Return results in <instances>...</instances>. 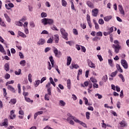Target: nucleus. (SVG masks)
I'll return each instance as SVG.
<instances>
[{
  "mask_svg": "<svg viewBox=\"0 0 129 129\" xmlns=\"http://www.w3.org/2000/svg\"><path fill=\"white\" fill-rule=\"evenodd\" d=\"M114 43L115 44H112V47L114 49V52L116 54H117L119 52V50L121 48V46L119 45V42L118 40H115L114 41Z\"/></svg>",
  "mask_w": 129,
  "mask_h": 129,
  "instance_id": "nucleus-1",
  "label": "nucleus"
},
{
  "mask_svg": "<svg viewBox=\"0 0 129 129\" xmlns=\"http://www.w3.org/2000/svg\"><path fill=\"white\" fill-rule=\"evenodd\" d=\"M41 23L46 26V25H52L54 23V20L51 19L44 18L41 20Z\"/></svg>",
  "mask_w": 129,
  "mask_h": 129,
  "instance_id": "nucleus-2",
  "label": "nucleus"
},
{
  "mask_svg": "<svg viewBox=\"0 0 129 129\" xmlns=\"http://www.w3.org/2000/svg\"><path fill=\"white\" fill-rule=\"evenodd\" d=\"M60 33L61 35L63 36V39L66 40V41H68V33L66 32L65 29L63 28H61L60 29Z\"/></svg>",
  "mask_w": 129,
  "mask_h": 129,
  "instance_id": "nucleus-3",
  "label": "nucleus"
},
{
  "mask_svg": "<svg viewBox=\"0 0 129 129\" xmlns=\"http://www.w3.org/2000/svg\"><path fill=\"white\" fill-rule=\"evenodd\" d=\"M68 116H69V117L67 118V120L68 121H69V120H70V119H73V120H74V121H75V122H76L77 120H78V119L76 118V117L72 116V115L70 113H68L67 114Z\"/></svg>",
  "mask_w": 129,
  "mask_h": 129,
  "instance_id": "nucleus-4",
  "label": "nucleus"
},
{
  "mask_svg": "<svg viewBox=\"0 0 129 129\" xmlns=\"http://www.w3.org/2000/svg\"><path fill=\"white\" fill-rule=\"evenodd\" d=\"M88 65L90 67V68H93V69H95L96 66H95V64L93 63L92 61H91L90 59H88L87 60Z\"/></svg>",
  "mask_w": 129,
  "mask_h": 129,
  "instance_id": "nucleus-5",
  "label": "nucleus"
},
{
  "mask_svg": "<svg viewBox=\"0 0 129 129\" xmlns=\"http://www.w3.org/2000/svg\"><path fill=\"white\" fill-rule=\"evenodd\" d=\"M121 64L122 66L124 68V69H127L128 68V66H127V62L126 60L124 59L121 60Z\"/></svg>",
  "mask_w": 129,
  "mask_h": 129,
  "instance_id": "nucleus-6",
  "label": "nucleus"
},
{
  "mask_svg": "<svg viewBox=\"0 0 129 129\" xmlns=\"http://www.w3.org/2000/svg\"><path fill=\"white\" fill-rule=\"evenodd\" d=\"M53 53H54L55 57H57L58 58L61 55V52H60V51L58 52V49H57V48H55L54 49Z\"/></svg>",
  "mask_w": 129,
  "mask_h": 129,
  "instance_id": "nucleus-7",
  "label": "nucleus"
},
{
  "mask_svg": "<svg viewBox=\"0 0 129 129\" xmlns=\"http://www.w3.org/2000/svg\"><path fill=\"white\" fill-rule=\"evenodd\" d=\"M119 123L120 127H125V126H127V123H126V122L124 120L121 121Z\"/></svg>",
  "mask_w": 129,
  "mask_h": 129,
  "instance_id": "nucleus-8",
  "label": "nucleus"
},
{
  "mask_svg": "<svg viewBox=\"0 0 129 129\" xmlns=\"http://www.w3.org/2000/svg\"><path fill=\"white\" fill-rule=\"evenodd\" d=\"M93 17H97V15H98V9H95L92 11Z\"/></svg>",
  "mask_w": 129,
  "mask_h": 129,
  "instance_id": "nucleus-9",
  "label": "nucleus"
},
{
  "mask_svg": "<svg viewBox=\"0 0 129 129\" xmlns=\"http://www.w3.org/2000/svg\"><path fill=\"white\" fill-rule=\"evenodd\" d=\"M119 11L122 16H124V10H123V8H122V6L118 5Z\"/></svg>",
  "mask_w": 129,
  "mask_h": 129,
  "instance_id": "nucleus-10",
  "label": "nucleus"
},
{
  "mask_svg": "<svg viewBox=\"0 0 129 129\" xmlns=\"http://www.w3.org/2000/svg\"><path fill=\"white\" fill-rule=\"evenodd\" d=\"M7 88H8V90H10L13 93H16V90H15V88L13 86H12L11 85H8L7 86Z\"/></svg>",
  "mask_w": 129,
  "mask_h": 129,
  "instance_id": "nucleus-11",
  "label": "nucleus"
},
{
  "mask_svg": "<svg viewBox=\"0 0 129 129\" xmlns=\"http://www.w3.org/2000/svg\"><path fill=\"white\" fill-rule=\"evenodd\" d=\"M45 40L44 39L40 38L37 42V45H44L45 44Z\"/></svg>",
  "mask_w": 129,
  "mask_h": 129,
  "instance_id": "nucleus-12",
  "label": "nucleus"
},
{
  "mask_svg": "<svg viewBox=\"0 0 129 129\" xmlns=\"http://www.w3.org/2000/svg\"><path fill=\"white\" fill-rule=\"evenodd\" d=\"M86 4L89 8H90V9H93L94 8V5H93V3H92L91 2L87 1Z\"/></svg>",
  "mask_w": 129,
  "mask_h": 129,
  "instance_id": "nucleus-13",
  "label": "nucleus"
},
{
  "mask_svg": "<svg viewBox=\"0 0 129 129\" xmlns=\"http://www.w3.org/2000/svg\"><path fill=\"white\" fill-rule=\"evenodd\" d=\"M8 119L5 118L4 120V122L1 124V126H8Z\"/></svg>",
  "mask_w": 129,
  "mask_h": 129,
  "instance_id": "nucleus-14",
  "label": "nucleus"
},
{
  "mask_svg": "<svg viewBox=\"0 0 129 129\" xmlns=\"http://www.w3.org/2000/svg\"><path fill=\"white\" fill-rule=\"evenodd\" d=\"M76 122H77L78 123L80 124L81 125H82V126H84V127H87L86 124L85 123L80 121L79 119L77 120Z\"/></svg>",
  "mask_w": 129,
  "mask_h": 129,
  "instance_id": "nucleus-15",
  "label": "nucleus"
},
{
  "mask_svg": "<svg viewBox=\"0 0 129 129\" xmlns=\"http://www.w3.org/2000/svg\"><path fill=\"white\" fill-rule=\"evenodd\" d=\"M5 70L8 72L10 71V64L9 63H5L4 66Z\"/></svg>",
  "mask_w": 129,
  "mask_h": 129,
  "instance_id": "nucleus-16",
  "label": "nucleus"
},
{
  "mask_svg": "<svg viewBox=\"0 0 129 129\" xmlns=\"http://www.w3.org/2000/svg\"><path fill=\"white\" fill-rule=\"evenodd\" d=\"M54 41H55V43H56V44H58V43H59V35H58V34H55L54 35Z\"/></svg>",
  "mask_w": 129,
  "mask_h": 129,
  "instance_id": "nucleus-17",
  "label": "nucleus"
},
{
  "mask_svg": "<svg viewBox=\"0 0 129 129\" xmlns=\"http://www.w3.org/2000/svg\"><path fill=\"white\" fill-rule=\"evenodd\" d=\"M67 87L68 89H71V80H70V79H68L67 81Z\"/></svg>",
  "mask_w": 129,
  "mask_h": 129,
  "instance_id": "nucleus-18",
  "label": "nucleus"
},
{
  "mask_svg": "<svg viewBox=\"0 0 129 129\" xmlns=\"http://www.w3.org/2000/svg\"><path fill=\"white\" fill-rule=\"evenodd\" d=\"M116 67L117 68V71H119L120 73H122L123 71H122V69H121V68H120V66L119 64H116Z\"/></svg>",
  "mask_w": 129,
  "mask_h": 129,
  "instance_id": "nucleus-19",
  "label": "nucleus"
},
{
  "mask_svg": "<svg viewBox=\"0 0 129 129\" xmlns=\"http://www.w3.org/2000/svg\"><path fill=\"white\" fill-rule=\"evenodd\" d=\"M18 35L22 38H27V35H26V34H25L24 33L20 31H18Z\"/></svg>",
  "mask_w": 129,
  "mask_h": 129,
  "instance_id": "nucleus-20",
  "label": "nucleus"
},
{
  "mask_svg": "<svg viewBox=\"0 0 129 129\" xmlns=\"http://www.w3.org/2000/svg\"><path fill=\"white\" fill-rule=\"evenodd\" d=\"M111 19H112V16H106L104 18L105 22H108V21L111 20Z\"/></svg>",
  "mask_w": 129,
  "mask_h": 129,
  "instance_id": "nucleus-21",
  "label": "nucleus"
},
{
  "mask_svg": "<svg viewBox=\"0 0 129 129\" xmlns=\"http://www.w3.org/2000/svg\"><path fill=\"white\" fill-rule=\"evenodd\" d=\"M4 17L6 19V21H7V22H8V23H11V18L9 16V15H8V14H4Z\"/></svg>",
  "mask_w": 129,
  "mask_h": 129,
  "instance_id": "nucleus-22",
  "label": "nucleus"
},
{
  "mask_svg": "<svg viewBox=\"0 0 129 129\" xmlns=\"http://www.w3.org/2000/svg\"><path fill=\"white\" fill-rule=\"evenodd\" d=\"M72 61V58H71V57L69 56L67 58V65L68 66H69L70 64H71V61Z\"/></svg>",
  "mask_w": 129,
  "mask_h": 129,
  "instance_id": "nucleus-23",
  "label": "nucleus"
},
{
  "mask_svg": "<svg viewBox=\"0 0 129 129\" xmlns=\"http://www.w3.org/2000/svg\"><path fill=\"white\" fill-rule=\"evenodd\" d=\"M40 114H43V111H38L34 114V119L37 118V116L40 115Z\"/></svg>",
  "mask_w": 129,
  "mask_h": 129,
  "instance_id": "nucleus-24",
  "label": "nucleus"
},
{
  "mask_svg": "<svg viewBox=\"0 0 129 129\" xmlns=\"http://www.w3.org/2000/svg\"><path fill=\"white\" fill-rule=\"evenodd\" d=\"M53 41H54V38L50 37L49 39H48V40H47V44H52Z\"/></svg>",
  "mask_w": 129,
  "mask_h": 129,
  "instance_id": "nucleus-25",
  "label": "nucleus"
},
{
  "mask_svg": "<svg viewBox=\"0 0 129 129\" xmlns=\"http://www.w3.org/2000/svg\"><path fill=\"white\" fill-rule=\"evenodd\" d=\"M49 81L50 82L51 84H52V85L55 87L56 86V84L54 82V81L53 80V78L52 77L49 78Z\"/></svg>",
  "mask_w": 129,
  "mask_h": 129,
  "instance_id": "nucleus-26",
  "label": "nucleus"
},
{
  "mask_svg": "<svg viewBox=\"0 0 129 129\" xmlns=\"http://www.w3.org/2000/svg\"><path fill=\"white\" fill-rule=\"evenodd\" d=\"M25 100L26 101H27V102H31L32 103V102H34V101L33 100H31L30 98H28L27 97H25Z\"/></svg>",
  "mask_w": 129,
  "mask_h": 129,
  "instance_id": "nucleus-27",
  "label": "nucleus"
},
{
  "mask_svg": "<svg viewBox=\"0 0 129 129\" xmlns=\"http://www.w3.org/2000/svg\"><path fill=\"white\" fill-rule=\"evenodd\" d=\"M49 60L51 62L52 67H54V59H53V56H50Z\"/></svg>",
  "mask_w": 129,
  "mask_h": 129,
  "instance_id": "nucleus-28",
  "label": "nucleus"
},
{
  "mask_svg": "<svg viewBox=\"0 0 129 129\" xmlns=\"http://www.w3.org/2000/svg\"><path fill=\"white\" fill-rule=\"evenodd\" d=\"M59 105H60V106H64V105H66V103L63 101V100H60Z\"/></svg>",
  "mask_w": 129,
  "mask_h": 129,
  "instance_id": "nucleus-29",
  "label": "nucleus"
},
{
  "mask_svg": "<svg viewBox=\"0 0 129 129\" xmlns=\"http://www.w3.org/2000/svg\"><path fill=\"white\" fill-rule=\"evenodd\" d=\"M108 79V78L107 77V75H105L103 76V77L102 78V80L104 81V82H106L107 81V80Z\"/></svg>",
  "mask_w": 129,
  "mask_h": 129,
  "instance_id": "nucleus-30",
  "label": "nucleus"
},
{
  "mask_svg": "<svg viewBox=\"0 0 129 129\" xmlns=\"http://www.w3.org/2000/svg\"><path fill=\"white\" fill-rule=\"evenodd\" d=\"M61 5L62 7H66L67 6V2L65 0H61Z\"/></svg>",
  "mask_w": 129,
  "mask_h": 129,
  "instance_id": "nucleus-31",
  "label": "nucleus"
},
{
  "mask_svg": "<svg viewBox=\"0 0 129 129\" xmlns=\"http://www.w3.org/2000/svg\"><path fill=\"white\" fill-rule=\"evenodd\" d=\"M108 64L110 65L111 67H113L114 65L113 63H112V59H108Z\"/></svg>",
  "mask_w": 129,
  "mask_h": 129,
  "instance_id": "nucleus-32",
  "label": "nucleus"
},
{
  "mask_svg": "<svg viewBox=\"0 0 129 129\" xmlns=\"http://www.w3.org/2000/svg\"><path fill=\"white\" fill-rule=\"evenodd\" d=\"M14 83H15V81L14 80L8 81L6 83V86H8L9 84H14Z\"/></svg>",
  "mask_w": 129,
  "mask_h": 129,
  "instance_id": "nucleus-33",
  "label": "nucleus"
},
{
  "mask_svg": "<svg viewBox=\"0 0 129 129\" xmlns=\"http://www.w3.org/2000/svg\"><path fill=\"white\" fill-rule=\"evenodd\" d=\"M100 39H101L100 37H98L97 36H96V37H94L92 39V41H97L100 40Z\"/></svg>",
  "mask_w": 129,
  "mask_h": 129,
  "instance_id": "nucleus-34",
  "label": "nucleus"
},
{
  "mask_svg": "<svg viewBox=\"0 0 129 129\" xmlns=\"http://www.w3.org/2000/svg\"><path fill=\"white\" fill-rule=\"evenodd\" d=\"M20 65H21V66H26V60H21L20 62Z\"/></svg>",
  "mask_w": 129,
  "mask_h": 129,
  "instance_id": "nucleus-35",
  "label": "nucleus"
},
{
  "mask_svg": "<svg viewBox=\"0 0 129 129\" xmlns=\"http://www.w3.org/2000/svg\"><path fill=\"white\" fill-rule=\"evenodd\" d=\"M86 117L87 119H89V118H90V113L89 112H86Z\"/></svg>",
  "mask_w": 129,
  "mask_h": 129,
  "instance_id": "nucleus-36",
  "label": "nucleus"
},
{
  "mask_svg": "<svg viewBox=\"0 0 129 129\" xmlns=\"http://www.w3.org/2000/svg\"><path fill=\"white\" fill-rule=\"evenodd\" d=\"M20 110L19 111V114H20V115H24L25 113L24 112V111L22 110V108H20Z\"/></svg>",
  "mask_w": 129,
  "mask_h": 129,
  "instance_id": "nucleus-37",
  "label": "nucleus"
},
{
  "mask_svg": "<svg viewBox=\"0 0 129 129\" xmlns=\"http://www.w3.org/2000/svg\"><path fill=\"white\" fill-rule=\"evenodd\" d=\"M47 13H45V12H42L41 14V18H46L47 17Z\"/></svg>",
  "mask_w": 129,
  "mask_h": 129,
  "instance_id": "nucleus-38",
  "label": "nucleus"
},
{
  "mask_svg": "<svg viewBox=\"0 0 129 129\" xmlns=\"http://www.w3.org/2000/svg\"><path fill=\"white\" fill-rule=\"evenodd\" d=\"M15 24L17 26H19L20 27H22L23 26V23L20 22V21H18V22H15Z\"/></svg>",
  "mask_w": 129,
  "mask_h": 129,
  "instance_id": "nucleus-39",
  "label": "nucleus"
},
{
  "mask_svg": "<svg viewBox=\"0 0 129 129\" xmlns=\"http://www.w3.org/2000/svg\"><path fill=\"white\" fill-rule=\"evenodd\" d=\"M10 102L12 103V104H15V103H17V99L14 98L11 99L10 100Z\"/></svg>",
  "mask_w": 129,
  "mask_h": 129,
  "instance_id": "nucleus-40",
  "label": "nucleus"
},
{
  "mask_svg": "<svg viewBox=\"0 0 129 129\" xmlns=\"http://www.w3.org/2000/svg\"><path fill=\"white\" fill-rule=\"evenodd\" d=\"M98 23L99 25H103V24H104V21H103V19H100L99 20Z\"/></svg>",
  "mask_w": 129,
  "mask_h": 129,
  "instance_id": "nucleus-41",
  "label": "nucleus"
},
{
  "mask_svg": "<svg viewBox=\"0 0 129 129\" xmlns=\"http://www.w3.org/2000/svg\"><path fill=\"white\" fill-rule=\"evenodd\" d=\"M22 72V70L19 69L18 71H15V73L16 75H20Z\"/></svg>",
  "mask_w": 129,
  "mask_h": 129,
  "instance_id": "nucleus-42",
  "label": "nucleus"
},
{
  "mask_svg": "<svg viewBox=\"0 0 129 129\" xmlns=\"http://www.w3.org/2000/svg\"><path fill=\"white\" fill-rule=\"evenodd\" d=\"M0 25L2 27H5V28L7 27V25H6V23H5V22L3 21V20L0 22Z\"/></svg>",
  "mask_w": 129,
  "mask_h": 129,
  "instance_id": "nucleus-43",
  "label": "nucleus"
},
{
  "mask_svg": "<svg viewBox=\"0 0 129 129\" xmlns=\"http://www.w3.org/2000/svg\"><path fill=\"white\" fill-rule=\"evenodd\" d=\"M0 52H1L2 53H5V48H4V46H3L2 45H1V46H0Z\"/></svg>",
  "mask_w": 129,
  "mask_h": 129,
  "instance_id": "nucleus-44",
  "label": "nucleus"
},
{
  "mask_svg": "<svg viewBox=\"0 0 129 129\" xmlns=\"http://www.w3.org/2000/svg\"><path fill=\"white\" fill-rule=\"evenodd\" d=\"M39 84H40V80H37L35 81V87L39 86Z\"/></svg>",
  "mask_w": 129,
  "mask_h": 129,
  "instance_id": "nucleus-45",
  "label": "nucleus"
},
{
  "mask_svg": "<svg viewBox=\"0 0 129 129\" xmlns=\"http://www.w3.org/2000/svg\"><path fill=\"white\" fill-rule=\"evenodd\" d=\"M116 74H117V72L116 71L114 72H112L111 75V77H114L116 76Z\"/></svg>",
  "mask_w": 129,
  "mask_h": 129,
  "instance_id": "nucleus-46",
  "label": "nucleus"
},
{
  "mask_svg": "<svg viewBox=\"0 0 129 129\" xmlns=\"http://www.w3.org/2000/svg\"><path fill=\"white\" fill-rule=\"evenodd\" d=\"M113 32V27H112L109 28V30H108V33L110 35V33H112Z\"/></svg>",
  "mask_w": 129,
  "mask_h": 129,
  "instance_id": "nucleus-47",
  "label": "nucleus"
},
{
  "mask_svg": "<svg viewBox=\"0 0 129 129\" xmlns=\"http://www.w3.org/2000/svg\"><path fill=\"white\" fill-rule=\"evenodd\" d=\"M90 80L91 81H92L93 82V83H95L96 82H97V80H96V79L94 78H90Z\"/></svg>",
  "mask_w": 129,
  "mask_h": 129,
  "instance_id": "nucleus-48",
  "label": "nucleus"
},
{
  "mask_svg": "<svg viewBox=\"0 0 129 129\" xmlns=\"http://www.w3.org/2000/svg\"><path fill=\"white\" fill-rule=\"evenodd\" d=\"M97 37H102V32H98L96 33Z\"/></svg>",
  "mask_w": 129,
  "mask_h": 129,
  "instance_id": "nucleus-49",
  "label": "nucleus"
},
{
  "mask_svg": "<svg viewBox=\"0 0 129 129\" xmlns=\"http://www.w3.org/2000/svg\"><path fill=\"white\" fill-rule=\"evenodd\" d=\"M18 93L21 94V84H18Z\"/></svg>",
  "mask_w": 129,
  "mask_h": 129,
  "instance_id": "nucleus-50",
  "label": "nucleus"
},
{
  "mask_svg": "<svg viewBox=\"0 0 129 129\" xmlns=\"http://www.w3.org/2000/svg\"><path fill=\"white\" fill-rule=\"evenodd\" d=\"M41 35H48L49 34V32H48L46 30H43L41 33Z\"/></svg>",
  "mask_w": 129,
  "mask_h": 129,
  "instance_id": "nucleus-51",
  "label": "nucleus"
},
{
  "mask_svg": "<svg viewBox=\"0 0 129 129\" xmlns=\"http://www.w3.org/2000/svg\"><path fill=\"white\" fill-rule=\"evenodd\" d=\"M10 77L11 75H10L9 74H6L5 76V79H10Z\"/></svg>",
  "mask_w": 129,
  "mask_h": 129,
  "instance_id": "nucleus-52",
  "label": "nucleus"
},
{
  "mask_svg": "<svg viewBox=\"0 0 129 129\" xmlns=\"http://www.w3.org/2000/svg\"><path fill=\"white\" fill-rule=\"evenodd\" d=\"M81 50L82 52H84V53H85V52H86V48H85V47L81 45Z\"/></svg>",
  "mask_w": 129,
  "mask_h": 129,
  "instance_id": "nucleus-53",
  "label": "nucleus"
},
{
  "mask_svg": "<svg viewBox=\"0 0 129 129\" xmlns=\"http://www.w3.org/2000/svg\"><path fill=\"white\" fill-rule=\"evenodd\" d=\"M83 99L84 100H85V104H86V105H87V104H88V99L85 97H84Z\"/></svg>",
  "mask_w": 129,
  "mask_h": 129,
  "instance_id": "nucleus-54",
  "label": "nucleus"
},
{
  "mask_svg": "<svg viewBox=\"0 0 129 129\" xmlns=\"http://www.w3.org/2000/svg\"><path fill=\"white\" fill-rule=\"evenodd\" d=\"M28 80L30 81L31 83H32V74H29L28 75Z\"/></svg>",
  "mask_w": 129,
  "mask_h": 129,
  "instance_id": "nucleus-55",
  "label": "nucleus"
},
{
  "mask_svg": "<svg viewBox=\"0 0 129 129\" xmlns=\"http://www.w3.org/2000/svg\"><path fill=\"white\" fill-rule=\"evenodd\" d=\"M49 95H48V94H46L44 96L45 100H49Z\"/></svg>",
  "mask_w": 129,
  "mask_h": 129,
  "instance_id": "nucleus-56",
  "label": "nucleus"
},
{
  "mask_svg": "<svg viewBox=\"0 0 129 129\" xmlns=\"http://www.w3.org/2000/svg\"><path fill=\"white\" fill-rule=\"evenodd\" d=\"M73 33L74 35H78V31H77V29H74L73 30Z\"/></svg>",
  "mask_w": 129,
  "mask_h": 129,
  "instance_id": "nucleus-57",
  "label": "nucleus"
},
{
  "mask_svg": "<svg viewBox=\"0 0 129 129\" xmlns=\"http://www.w3.org/2000/svg\"><path fill=\"white\" fill-rule=\"evenodd\" d=\"M47 94L48 95H51L52 93H51V88H48L47 89Z\"/></svg>",
  "mask_w": 129,
  "mask_h": 129,
  "instance_id": "nucleus-58",
  "label": "nucleus"
},
{
  "mask_svg": "<svg viewBox=\"0 0 129 129\" xmlns=\"http://www.w3.org/2000/svg\"><path fill=\"white\" fill-rule=\"evenodd\" d=\"M81 27L84 30V29H86V25H85V23L81 24Z\"/></svg>",
  "mask_w": 129,
  "mask_h": 129,
  "instance_id": "nucleus-59",
  "label": "nucleus"
},
{
  "mask_svg": "<svg viewBox=\"0 0 129 129\" xmlns=\"http://www.w3.org/2000/svg\"><path fill=\"white\" fill-rule=\"evenodd\" d=\"M86 19L87 22H91V21L90 20V16L89 15L87 14Z\"/></svg>",
  "mask_w": 129,
  "mask_h": 129,
  "instance_id": "nucleus-60",
  "label": "nucleus"
},
{
  "mask_svg": "<svg viewBox=\"0 0 129 129\" xmlns=\"http://www.w3.org/2000/svg\"><path fill=\"white\" fill-rule=\"evenodd\" d=\"M3 92H4V96H7V90H6V88H3Z\"/></svg>",
  "mask_w": 129,
  "mask_h": 129,
  "instance_id": "nucleus-61",
  "label": "nucleus"
},
{
  "mask_svg": "<svg viewBox=\"0 0 129 129\" xmlns=\"http://www.w3.org/2000/svg\"><path fill=\"white\" fill-rule=\"evenodd\" d=\"M119 76L121 78L122 82H124V78H123V76L122 75V74H120Z\"/></svg>",
  "mask_w": 129,
  "mask_h": 129,
  "instance_id": "nucleus-62",
  "label": "nucleus"
},
{
  "mask_svg": "<svg viewBox=\"0 0 129 129\" xmlns=\"http://www.w3.org/2000/svg\"><path fill=\"white\" fill-rule=\"evenodd\" d=\"M19 56H20V58H21V59L24 58V54H23V53L20 52L19 53Z\"/></svg>",
  "mask_w": 129,
  "mask_h": 129,
  "instance_id": "nucleus-63",
  "label": "nucleus"
},
{
  "mask_svg": "<svg viewBox=\"0 0 129 129\" xmlns=\"http://www.w3.org/2000/svg\"><path fill=\"white\" fill-rule=\"evenodd\" d=\"M82 74V69H80L78 72V75H81Z\"/></svg>",
  "mask_w": 129,
  "mask_h": 129,
  "instance_id": "nucleus-64",
  "label": "nucleus"
}]
</instances>
